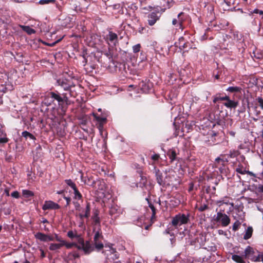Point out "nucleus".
<instances>
[{
    "mask_svg": "<svg viewBox=\"0 0 263 263\" xmlns=\"http://www.w3.org/2000/svg\"><path fill=\"white\" fill-rule=\"evenodd\" d=\"M46 97L47 99V105L57 106L58 114L61 117L66 115L68 107L70 105L69 97L67 93H60L58 90L49 92Z\"/></svg>",
    "mask_w": 263,
    "mask_h": 263,
    "instance_id": "nucleus-1",
    "label": "nucleus"
},
{
    "mask_svg": "<svg viewBox=\"0 0 263 263\" xmlns=\"http://www.w3.org/2000/svg\"><path fill=\"white\" fill-rule=\"evenodd\" d=\"M98 112H93L92 116L93 117V121L95 123V126L99 129L101 134H102L104 130V126L107 122V118L108 116V113L107 111H103L102 109L99 108L98 109Z\"/></svg>",
    "mask_w": 263,
    "mask_h": 263,
    "instance_id": "nucleus-2",
    "label": "nucleus"
},
{
    "mask_svg": "<svg viewBox=\"0 0 263 263\" xmlns=\"http://www.w3.org/2000/svg\"><path fill=\"white\" fill-rule=\"evenodd\" d=\"M243 256L245 259L251 260L254 262L260 261L259 252L257 249L249 246L245 249Z\"/></svg>",
    "mask_w": 263,
    "mask_h": 263,
    "instance_id": "nucleus-3",
    "label": "nucleus"
},
{
    "mask_svg": "<svg viewBox=\"0 0 263 263\" xmlns=\"http://www.w3.org/2000/svg\"><path fill=\"white\" fill-rule=\"evenodd\" d=\"M57 82L65 91H68L70 97H76L77 93L72 89L75 87V85L72 81L64 79L58 80Z\"/></svg>",
    "mask_w": 263,
    "mask_h": 263,
    "instance_id": "nucleus-4",
    "label": "nucleus"
},
{
    "mask_svg": "<svg viewBox=\"0 0 263 263\" xmlns=\"http://www.w3.org/2000/svg\"><path fill=\"white\" fill-rule=\"evenodd\" d=\"M190 214L179 213L172 218L171 223L173 226L177 228L182 224H186L190 221Z\"/></svg>",
    "mask_w": 263,
    "mask_h": 263,
    "instance_id": "nucleus-5",
    "label": "nucleus"
},
{
    "mask_svg": "<svg viewBox=\"0 0 263 263\" xmlns=\"http://www.w3.org/2000/svg\"><path fill=\"white\" fill-rule=\"evenodd\" d=\"M103 236L102 234L101 229L99 228L95 232L93 241L94 245L96 249L98 251L101 250L104 247L103 243L101 242L100 239H103Z\"/></svg>",
    "mask_w": 263,
    "mask_h": 263,
    "instance_id": "nucleus-6",
    "label": "nucleus"
},
{
    "mask_svg": "<svg viewBox=\"0 0 263 263\" xmlns=\"http://www.w3.org/2000/svg\"><path fill=\"white\" fill-rule=\"evenodd\" d=\"M214 220L216 222H220L222 227H227L230 223V218L226 214L220 212H218L217 216L214 218Z\"/></svg>",
    "mask_w": 263,
    "mask_h": 263,
    "instance_id": "nucleus-7",
    "label": "nucleus"
},
{
    "mask_svg": "<svg viewBox=\"0 0 263 263\" xmlns=\"http://www.w3.org/2000/svg\"><path fill=\"white\" fill-rule=\"evenodd\" d=\"M153 173L155 174L156 180L158 184L160 186H164L165 185L166 182L162 173L159 168L156 166H155L154 168Z\"/></svg>",
    "mask_w": 263,
    "mask_h": 263,
    "instance_id": "nucleus-8",
    "label": "nucleus"
},
{
    "mask_svg": "<svg viewBox=\"0 0 263 263\" xmlns=\"http://www.w3.org/2000/svg\"><path fill=\"white\" fill-rule=\"evenodd\" d=\"M60 208V206L52 201H46L42 206V209L44 211L48 210H58Z\"/></svg>",
    "mask_w": 263,
    "mask_h": 263,
    "instance_id": "nucleus-9",
    "label": "nucleus"
},
{
    "mask_svg": "<svg viewBox=\"0 0 263 263\" xmlns=\"http://www.w3.org/2000/svg\"><path fill=\"white\" fill-rule=\"evenodd\" d=\"M226 117H227L226 114L225 115L222 111H219V116H218L217 115L215 116L216 124L220 126H223L225 125Z\"/></svg>",
    "mask_w": 263,
    "mask_h": 263,
    "instance_id": "nucleus-10",
    "label": "nucleus"
},
{
    "mask_svg": "<svg viewBox=\"0 0 263 263\" xmlns=\"http://www.w3.org/2000/svg\"><path fill=\"white\" fill-rule=\"evenodd\" d=\"M91 219L92 220V224L95 226L93 231H95L97 228V230L101 228V220L99 217V212L98 211H96L93 213Z\"/></svg>",
    "mask_w": 263,
    "mask_h": 263,
    "instance_id": "nucleus-11",
    "label": "nucleus"
},
{
    "mask_svg": "<svg viewBox=\"0 0 263 263\" xmlns=\"http://www.w3.org/2000/svg\"><path fill=\"white\" fill-rule=\"evenodd\" d=\"M152 83L149 82L142 81L139 83V87L144 93H148L152 88Z\"/></svg>",
    "mask_w": 263,
    "mask_h": 263,
    "instance_id": "nucleus-12",
    "label": "nucleus"
},
{
    "mask_svg": "<svg viewBox=\"0 0 263 263\" xmlns=\"http://www.w3.org/2000/svg\"><path fill=\"white\" fill-rule=\"evenodd\" d=\"M158 12H152L148 15V24L149 26H153L160 18V16L158 15Z\"/></svg>",
    "mask_w": 263,
    "mask_h": 263,
    "instance_id": "nucleus-13",
    "label": "nucleus"
},
{
    "mask_svg": "<svg viewBox=\"0 0 263 263\" xmlns=\"http://www.w3.org/2000/svg\"><path fill=\"white\" fill-rule=\"evenodd\" d=\"M71 9L74 10L76 12H83L84 8L82 7V4L78 0H72L70 3Z\"/></svg>",
    "mask_w": 263,
    "mask_h": 263,
    "instance_id": "nucleus-14",
    "label": "nucleus"
},
{
    "mask_svg": "<svg viewBox=\"0 0 263 263\" xmlns=\"http://www.w3.org/2000/svg\"><path fill=\"white\" fill-rule=\"evenodd\" d=\"M107 40L112 43L114 46H116L118 43L117 34L112 31L109 32L108 34L107 35Z\"/></svg>",
    "mask_w": 263,
    "mask_h": 263,
    "instance_id": "nucleus-15",
    "label": "nucleus"
},
{
    "mask_svg": "<svg viewBox=\"0 0 263 263\" xmlns=\"http://www.w3.org/2000/svg\"><path fill=\"white\" fill-rule=\"evenodd\" d=\"M81 180L84 182L85 184L94 187L96 184V181L92 176H87L84 177L83 175L81 176Z\"/></svg>",
    "mask_w": 263,
    "mask_h": 263,
    "instance_id": "nucleus-16",
    "label": "nucleus"
},
{
    "mask_svg": "<svg viewBox=\"0 0 263 263\" xmlns=\"http://www.w3.org/2000/svg\"><path fill=\"white\" fill-rule=\"evenodd\" d=\"M189 43L188 42H185L184 37L181 36L179 37L178 41L175 43V45L176 46H178L179 49L181 50L185 49L188 47V45Z\"/></svg>",
    "mask_w": 263,
    "mask_h": 263,
    "instance_id": "nucleus-17",
    "label": "nucleus"
},
{
    "mask_svg": "<svg viewBox=\"0 0 263 263\" xmlns=\"http://www.w3.org/2000/svg\"><path fill=\"white\" fill-rule=\"evenodd\" d=\"M226 102L223 103V105L228 108H235L238 105L237 101H234L230 100V97L228 96V99L225 100Z\"/></svg>",
    "mask_w": 263,
    "mask_h": 263,
    "instance_id": "nucleus-18",
    "label": "nucleus"
},
{
    "mask_svg": "<svg viewBox=\"0 0 263 263\" xmlns=\"http://www.w3.org/2000/svg\"><path fill=\"white\" fill-rule=\"evenodd\" d=\"M167 155L170 159V162L172 163L174 161L179 160L177 156V153L174 149H170L167 152Z\"/></svg>",
    "mask_w": 263,
    "mask_h": 263,
    "instance_id": "nucleus-19",
    "label": "nucleus"
},
{
    "mask_svg": "<svg viewBox=\"0 0 263 263\" xmlns=\"http://www.w3.org/2000/svg\"><path fill=\"white\" fill-rule=\"evenodd\" d=\"M184 13L181 12L178 14V22L179 28L183 30L184 28L183 23L185 21V18H184Z\"/></svg>",
    "mask_w": 263,
    "mask_h": 263,
    "instance_id": "nucleus-20",
    "label": "nucleus"
},
{
    "mask_svg": "<svg viewBox=\"0 0 263 263\" xmlns=\"http://www.w3.org/2000/svg\"><path fill=\"white\" fill-rule=\"evenodd\" d=\"M147 201H148V206L150 208V209L152 212V215L151 216V220L152 222V223H154L156 219V214L157 210H156V208L155 206V205L151 201H149V200H147Z\"/></svg>",
    "mask_w": 263,
    "mask_h": 263,
    "instance_id": "nucleus-21",
    "label": "nucleus"
},
{
    "mask_svg": "<svg viewBox=\"0 0 263 263\" xmlns=\"http://www.w3.org/2000/svg\"><path fill=\"white\" fill-rule=\"evenodd\" d=\"M213 102L214 103H217L219 101H225L226 100L228 99V96L226 95H221V93H217L216 95L213 97Z\"/></svg>",
    "mask_w": 263,
    "mask_h": 263,
    "instance_id": "nucleus-22",
    "label": "nucleus"
},
{
    "mask_svg": "<svg viewBox=\"0 0 263 263\" xmlns=\"http://www.w3.org/2000/svg\"><path fill=\"white\" fill-rule=\"evenodd\" d=\"M209 138L210 139L209 141H212L213 144H217L219 142L220 140L218 138V135L217 133L212 131L209 134Z\"/></svg>",
    "mask_w": 263,
    "mask_h": 263,
    "instance_id": "nucleus-23",
    "label": "nucleus"
},
{
    "mask_svg": "<svg viewBox=\"0 0 263 263\" xmlns=\"http://www.w3.org/2000/svg\"><path fill=\"white\" fill-rule=\"evenodd\" d=\"M72 18L70 16H66L63 23L61 24V25L66 28H71L72 27Z\"/></svg>",
    "mask_w": 263,
    "mask_h": 263,
    "instance_id": "nucleus-24",
    "label": "nucleus"
},
{
    "mask_svg": "<svg viewBox=\"0 0 263 263\" xmlns=\"http://www.w3.org/2000/svg\"><path fill=\"white\" fill-rule=\"evenodd\" d=\"M243 255L240 256L236 254L232 255V259L236 263H246Z\"/></svg>",
    "mask_w": 263,
    "mask_h": 263,
    "instance_id": "nucleus-25",
    "label": "nucleus"
},
{
    "mask_svg": "<svg viewBox=\"0 0 263 263\" xmlns=\"http://www.w3.org/2000/svg\"><path fill=\"white\" fill-rule=\"evenodd\" d=\"M215 165L216 167L220 166H226V164L223 162V155H221L220 157L216 158L215 161Z\"/></svg>",
    "mask_w": 263,
    "mask_h": 263,
    "instance_id": "nucleus-26",
    "label": "nucleus"
},
{
    "mask_svg": "<svg viewBox=\"0 0 263 263\" xmlns=\"http://www.w3.org/2000/svg\"><path fill=\"white\" fill-rule=\"evenodd\" d=\"M193 125L189 123V122H186L185 124L183 123L182 127V135H184V133H189L191 130L192 129Z\"/></svg>",
    "mask_w": 263,
    "mask_h": 263,
    "instance_id": "nucleus-27",
    "label": "nucleus"
},
{
    "mask_svg": "<svg viewBox=\"0 0 263 263\" xmlns=\"http://www.w3.org/2000/svg\"><path fill=\"white\" fill-rule=\"evenodd\" d=\"M140 180L137 183V186L143 188L146 186L147 180L146 177L142 174H140Z\"/></svg>",
    "mask_w": 263,
    "mask_h": 263,
    "instance_id": "nucleus-28",
    "label": "nucleus"
},
{
    "mask_svg": "<svg viewBox=\"0 0 263 263\" xmlns=\"http://www.w3.org/2000/svg\"><path fill=\"white\" fill-rule=\"evenodd\" d=\"M22 136L25 138V140L29 139L30 140H32L33 141L36 140V138L35 136L27 131L23 132L22 133Z\"/></svg>",
    "mask_w": 263,
    "mask_h": 263,
    "instance_id": "nucleus-29",
    "label": "nucleus"
},
{
    "mask_svg": "<svg viewBox=\"0 0 263 263\" xmlns=\"http://www.w3.org/2000/svg\"><path fill=\"white\" fill-rule=\"evenodd\" d=\"M34 236L36 239H37L42 241H44V242L47 241V235H46V234H45L41 232H37L35 234Z\"/></svg>",
    "mask_w": 263,
    "mask_h": 263,
    "instance_id": "nucleus-30",
    "label": "nucleus"
},
{
    "mask_svg": "<svg viewBox=\"0 0 263 263\" xmlns=\"http://www.w3.org/2000/svg\"><path fill=\"white\" fill-rule=\"evenodd\" d=\"M253 229L252 227H249L246 230L245 235H243V239L248 240L250 238L252 235Z\"/></svg>",
    "mask_w": 263,
    "mask_h": 263,
    "instance_id": "nucleus-31",
    "label": "nucleus"
},
{
    "mask_svg": "<svg viewBox=\"0 0 263 263\" xmlns=\"http://www.w3.org/2000/svg\"><path fill=\"white\" fill-rule=\"evenodd\" d=\"M91 251V245L89 241H86L83 245V251L85 254H88Z\"/></svg>",
    "mask_w": 263,
    "mask_h": 263,
    "instance_id": "nucleus-32",
    "label": "nucleus"
},
{
    "mask_svg": "<svg viewBox=\"0 0 263 263\" xmlns=\"http://www.w3.org/2000/svg\"><path fill=\"white\" fill-rule=\"evenodd\" d=\"M247 170L246 167H244L242 164L239 163L237 167L235 169V171L239 174L241 175H245Z\"/></svg>",
    "mask_w": 263,
    "mask_h": 263,
    "instance_id": "nucleus-33",
    "label": "nucleus"
},
{
    "mask_svg": "<svg viewBox=\"0 0 263 263\" xmlns=\"http://www.w3.org/2000/svg\"><path fill=\"white\" fill-rule=\"evenodd\" d=\"M90 204L89 203H87L86 208L83 209L81 213H83L85 216V218H88L90 214Z\"/></svg>",
    "mask_w": 263,
    "mask_h": 263,
    "instance_id": "nucleus-34",
    "label": "nucleus"
},
{
    "mask_svg": "<svg viewBox=\"0 0 263 263\" xmlns=\"http://www.w3.org/2000/svg\"><path fill=\"white\" fill-rule=\"evenodd\" d=\"M240 152L238 150H231L228 154H227L228 158H234L240 155Z\"/></svg>",
    "mask_w": 263,
    "mask_h": 263,
    "instance_id": "nucleus-35",
    "label": "nucleus"
},
{
    "mask_svg": "<svg viewBox=\"0 0 263 263\" xmlns=\"http://www.w3.org/2000/svg\"><path fill=\"white\" fill-rule=\"evenodd\" d=\"M217 168H218L221 176H227L229 170L227 166H220Z\"/></svg>",
    "mask_w": 263,
    "mask_h": 263,
    "instance_id": "nucleus-36",
    "label": "nucleus"
},
{
    "mask_svg": "<svg viewBox=\"0 0 263 263\" xmlns=\"http://www.w3.org/2000/svg\"><path fill=\"white\" fill-rule=\"evenodd\" d=\"M120 213V209L117 205H112L109 209V214L111 216L117 215Z\"/></svg>",
    "mask_w": 263,
    "mask_h": 263,
    "instance_id": "nucleus-37",
    "label": "nucleus"
},
{
    "mask_svg": "<svg viewBox=\"0 0 263 263\" xmlns=\"http://www.w3.org/2000/svg\"><path fill=\"white\" fill-rule=\"evenodd\" d=\"M260 114V111L258 110V107L254 106L253 107V115L255 117H253V120L255 121H257L259 119Z\"/></svg>",
    "mask_w": 263,
    "mask_h": 263,
    "instance_id": "nucleus-38",
    "label": "nucleus"
},
{
    "mask_svg": "<svg viewBox=\"0 0 263 263\" xmlns=\"http://www.w3.org/2000/svg\"><path fill=\"white\" fill-rule=\"evenodd\" d=\"M63 246H64V244H62V243H51L49 246V249L51 251H54L60 249Z\"/></svg>",
    "mask_w": 263,
    "mask_h": 263,
    "instance_id": "nucleus-39",
    "label": "nucleus"
},
{
    "mask_svg": "<svg viewBox=\"0 0 263 263\" xmlns=\"http://www.w3.org/2000/svg\"><path fill=\"white\" fill-rule=\"evenodd\" d=\"M241 88L237 86H231L227 89V91L230 92H240Z\"/></svg>",
    "mask_w": 263,
    "mask_h": 263,
    "instance_id": "nucleus-40",
    "label": "nucleus"
},
{
    "mask_svg": "<svg viewBox=\"0 0 263 263\" xmlns=\"http://www.w3.org/2000/svg\"><path fill=\"white\" fill-rule=\"evenodd\" d=\"M22 194L25 198H29L34 196L33 192L27 190H23L22 191Z\"/></svg>",
    "mask_w": 263,
    "mask_h": 263,
    "instance_id": "nucleus-41",
    "label": "nucleus"
},
{
    "mask_svg": "<svg viewBox=\"0 0 263 263\" xmlns=\"http://www.w3.org/2000/svg\"><path fill=\"white\" fill-rule=\"evenodd\" d=\"M21 27L24 31L28 33L29 34L35 33V30L28 26H21Z\"/></svg>",
    "mask_w": 263,
    "mask_h": 263,
    "instance_id": "nucleus-42",
    "label": "nucleus"
},
{
    "mask_svg": "<svg viewBox=\"0 0 263 263\" xmlns=\"http://www.w3.org/2000/svg\"><path fill=\"white\" fill-rule=\"evenodd\" d=\"M74 197L76 199L80 200L82 198V195L81 193L79 191L77 187H76L73 189Z\"/></svg>",
    "mask_w": 263,
    "mask_h": 263,
    "instance_id": "nucleus-43",
    "label": "nucleus"
},
{
    "mask_svg": "<svg viewBox=\"0 0 263 263\" xmlns=\"http://www.w3.org/2000/svg\"><path fill=\"white\" fill-rule=\"evenodd\" d=\"M68 256L70 258L76 259L79 258L80 257V255L78 251H73L69 253Z\"/></svg>",
    "mask_w": 263,
    "mask_h": 263,
    "instance_id": "nucleus-44",
    "label": "nucleus"
},
{
    "mask_svg": "<svg viewBox=\"0 0 263 263\" xmlns=\"http://www.w3.org/2000/svg\"><path fill=\"white\" fill-rule=\"evenodd\" d=\"M78 235H79L77 234L76 231L75 233H74V232L71 230L69 231L67 233V236L71 239L74 238H77V237H78Z\"/></svg>",
    "mask_w": 263,
    "mask_h": 263,
    "instance_id": "nucleus-45",
    "label": "nucleus"
},
{
    "mask_svg": "<svg viewBox=\"0 0 263 263\" xmlns=\"http://www.w3.org/2000/svg\"><path fill=\"white\" fill-rule=\"evenodd\" d=\"M65 182L68 186L71 187L73 190L77 187L76 184L71 179H66L65 180Z\"/></svg>",
    "mask_w": 263,
    "mask_h": 263,
    "instance_id": "nucleus-46",
    "label": "nucleus"
},
{
    "mask_svg": "<svg viewBox=\"0 0 263 263\" xmlns=\"http://www.w3.org/2000/svg\"><path fill=\"white\" fill-rule=\"evenodd\" d=\"M240 225H241V222L239 221H238V220L236 221L233 223V227H232V230L234 231H236L237 230H238V229L240 227Z\"/></svg>",
    "mask_w": 263,
    "mask_h": 263,
    "instance_id": "nucleus-47",
    "label": "nucleus"
},
{
    "mask_svg": "<svg viewBox=\"0 0 263 263\" xmlns=\"http://www.w3.org/2000/svg\"><path fill=\"white\" fill-rule=\"evenodd\" d=\"M141 48V46L140 44H137L133 46V50L134 53H136L139 52L140 51V49Z\"/></svg>",
    "mask_w": 263,
    "mask_h": 263,
    "instance_id": "nucleus-48",
    "label": "nucleus"
},
{
    "mask_svg": "<svg viewBox=\"0 0 263 263\" xmlns=\"http://www.w3.org/2000/svg\"><path fill=\"white\" fill-rule=\"evenodd\" d=\"M55 2V0H40L39 2V4L40 5H46L49 3L54 4Z\"/></svg>",
    "mask_w": 263,
    "mask_h": 263,
    "instance_id": "nucleus-49",
    "label": "nucleus"
},
{
    "mask_svg": "<svg viewBox=\"0 0 263 263\" xmlns=\"http://www.w3.org/2000/svg\"><path fill=\"white\" fill-rule=\"evenodd\" d=\"M62 244H64V246H65L67 249H70L72 247H74V246H76V242L67 243L65 240L64 241H63Z\"/></svg>",
    "mask_w": 263,
    "mask_h": 263,
    "instance_id": "nucleus-50",
    "label": "nucleus"
},
{
    "mask_svg": "<svg viewBox=\"0 0 263 263\" xmlns=\"http://www.w3.org/2000/svg\"><path fill=\"white\" fill-rule=\"evenodd\" d=\"M258 105L261 107V108L263 110V99L261 97H258L256 99Z\"/></svg>",
    "mask_w": 263,
    "mask_h": 263,
    "instance_id": "nucleus-51",
    "label": "nucleus"
},
{
    "mask_svg": "<svg viewBox=\"0 0 263 263\" xmlns=\"http://www.w3.org/2000/svg\"><path fill=\"white\" fill-rule=\"evenodd\" d=\"M77 239L78 242L81 246H83L85 243L84 239L80 235L76 238Z\"/></svg>",
    "mask_w": 263,
    "mask_h": 263,
    "instance_id": "nucleus-52",
    "label": "nucleus"
},
{
    "mask_svg": "<svg viewBox=\"0 0 263 263\" xmlns=\"http://www.w3.org/2000/svg\"><path fill=\"white\" fill-rule=\"evenodd\" d=\"M208 209V205L205 204H202L198 208V210L200 212L204 211L205 210Z\"/></svg>",
    "mask_w": 263,
    "mask_h": 263,
    "instance_id": "nucleus-53",
    "label": "nucleus"
},
{
    "mask_svg": "<svg viewBox=\"0 0 263 263\" xmlns=\"http://www.w3.org/2000/svg\"><path fill=\"white\" fill-rule=\"evenodd\" d=\"M11 196L16 199H18L20 197V193L17 191L13 192L11 194Z\"/></svg>",
    "mask_w": 263,
    "mask_h": 263,
    "instance_id": "nucleus-54",
    "label": "nucleus"
},
{
    "mask_svg": "<svg viewBox=\"0 0 263 263\" xmlns=\"http://www.w3.org/2000/svg\"><path fill=\"white\" fill-rule=\"evenodd\" d=\"M3 138H0V144L1 143H7L9 139L6 137V136H3Z\"/></svg>",
    "mask_w": 263,
    "mask_h": 263,
    "instance_id": "nucleus-55",
    "label": "nucleus"
},
{
    "mask_svg": "<svg viewBox=\"0 0 263 263\" xmlns=\"http://www.w3.org/2000/svg\"><path fill=\"white\" fill-rule=\"evenodd\" d=\"M238 161L239 163L242 162L243 163H246V158L243 155H240L238 159Z\"/></svg>",
    "mask_w": 263,
    "mask_h": 263,
    "instance_id": "nucleus-56",
    "label": "nucleus"
},
{
    "mask_svg": "<svg viewBox=\"0 0 263 263\" xmlns=\"http://www.w3.org/2000/svg\"><path fill=\"white\" fill-rule=\"evenodd\" d=\"M160 158V155L158 154H155L152 156V159L154 161H158Z\"/></svg>",
    "mask_w": 263,
    "mask_h": 263,
    "instance_id": "nucleus-57",
    "label": "nucleus"
},
{
    "mask_svg": "<svg viewBox=\"0 0 263 263\" xmlns=\"http://www.w3.org/2000/svg\"><path fill=\"white\" fill-rule=\"evenodd\" d=\"M112 250L113 251L112 254L114 255V256L112 257V259H118L119 258V255L118 254L117 251L114 249H112Z\"/></svg>",
    "mask_w": 263,
    "mask_h": 263,
    "instance_id": "nucleus-58",
    "label": "nucleus"
},
{
    "mask_svg": "<svg viewBox=\"0 0 263 263\" xmlns=\"http://www.w3.org/2000/svg\"><path fill=\"white\" fill-rule=\"evenodd\" d=\"M64 198L66 201V205L67 206L69 205L70 204V202H71V198L69 197H65V196H64Z\"/></svg>",
    "mask_w": 263,
    "mask_h": 263,
    "instance_id": "nucleus-59",
    "label": "nucleus"
},
{
    "mask_svg": "<svg viewBox=\"0 0 263 263\" xmlns=\"http://www.w3.org/2000/svg\"><path fill=\"white\" fill-rule=\"evenodd\" d=\"M245 174H248L251 176L255 177V175L252 172L249 171V170H246Z\"/></svg>",
    "mask_w": 263,
    "mask_h": 263,
    "instance_id": "nucleus-60",
    "label": "nucleus"
},
{
    "mask_svg": "<svg viewBox=\"0 0 263 263\" xmlns=\"http://www.w3.org/2000/svg\"><path fill=\"white\" fill-rule=\"evenodd\" d=\"M55 239L57 241H59L61 243H63V241H64L61 237H59L57 235H55Z\"/></svg>",
    "mask_w": 263,
    "mask_h": 263,
    "instance_id": "nucleus-61",
    "label": "nucleus"
},
{
    "mask_svg": "<svg viewBox=\"0 0 263 263\" xmlns=\"http://www.w3.org/2000/svg\"><path fill=\"white\" fill-rule=\"evenodd\" d=\"M75 208L76 210H79V208H80V205L78 202H73Z\"/></svg>",
    "mask_w": 263,
    "mask_h": 263,
    "instance_id": "nucleus-62",
    "label": "nucleus"
},
{
    "mask_svg": "<svg viewBox=\"0 0 263 263\" xmlns=\"http://www.w3.org/2000/svg\"><path fill=\"white\" fill-rule=\"evenodd\" d=\"M172 24L173 25H177V26H178V20L176 18H174L172 21Z\"/></svg>",
    "mask_w": 263,
    "mask_h": 263,
    "instance_id": "nucleus-63",
    "label": "nucleus"
},
{
    "mask_svg": "<svg viewBox=\"0 0 263 263\" xmlns=\"http://www.w3.org/2000/svg\"><path fill=\"white\" fill-rule=\"evenodd\" d=\"M258 191L259 192L263 193V185H259L258 187Z\"/></svg>",
    "mask_w": 263,
    "mask_h": 263,
    "instance_id": "nucleus-64",
    "label": "nucleus"
}]
</instances>
